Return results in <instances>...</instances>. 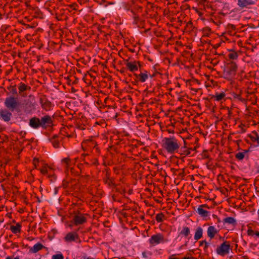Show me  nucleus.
Returning a JSON list of instances; mask_svg holds the SVG:
<instances>
[{"instance_id":"nucleus-59","label":"nucleus","mask_w":259,"mask_h":259,"mask_svg":"<svg viewBox=\"0 0 259 259\" xmlns=\"http://www.w3.org/2000/svg\"><path fill=\"white\" fill-rule=\"evenodd\" d=\"M33 162H34V164H35V163L36 162H38V161L37 159H36L35 158H34V160H33Z\"/></svg>"},{"instance_id":"nucleus-39","label":"nucleus","mask_w":259,"mask_h":259,"mask_svg":"<svg viewBox=\"0 0 259 259\" xmlns=\"http://www.w3.org/2000/svg\"><path fill=\"white\" fill-rule=\"evenodd\" d=\"M69 182L68 181H65V180H63V182H62V186L63 187V188L66 189V188H69Z\"/></svg>"},{"instance_id":"nucleus-5","label":"nucleus","mask_w":259,"mask_h":259,"mask_svg":"<svg viewBox=\"0 0 259 259\" xmlns=\"http://www.w3.org/2000/svg\"><path fill=\"white\" fill-rule=\"evenodd\" d=\"M237 70V65L234 62L231 61L228 63L224 71L225 78L229 79L233 76H234Z\"/></svg>"},{"instance_id":"nucleus-9","label":"nucleus","mask_w":259,"mask_h":259,"mask_svg":"<svg viewBox=\"0 0 259 259\" xmlns=\"http://www.w3.org/2000/svg\"><path fill=\"white\" fill-rule=\"evenodd\" d=\"M40 122L41 127L44 130H46L47 128L51 127L53 124V119L49 115H46L41 117L40 119Z\"/></svg>"},{"instance_id":"nucleus-13","label":"nucleus","mask_w":259,"mask_h":259,"mask_svg":"<svg viewBox=\"0 0 259 259\" xmlns=\"http://www.w3.org/2000/svg\"><path fill=\"white\" fill-rule=\"evenodd\" d=\"M137 63H139L136 61L130 62L128 60H126L125 61L126 67L131 72H135L138 70Z\"/></svg>"},{"instance_id":"nucleus-44","label":"nucleus","mask_w":259,"mask_h":259,"mask_svg":"<svg viewBox=\"0 0 259 259\" xmlns=\"http://www.w3.org/2000/svg\"><path fill=\"white\" fill-rule=\"evenodd\" d=\"M135 10L133 9H132L130 11V12L133 14V18H135V17H138L139 15L137 14V13L136 11H134Z\"/></svg>"},{"instance_id":"nucleus-4","label":"nucleus","mask_w":259,"mask_h":259,"mask_svg":"<svg viewBox=\"0 0 259 259\" xmlns=\"http://www.w3.org/2000/svg\"><path fill=\"white\" fill-rule=\"evenodd\" d=\"M81 147L84 151L99 152L97 143L92 139L84 140L81 143Z\"/></svg>"},{"instance_id":"nucleus-42","label":"nucleus","mask_w":259,"mask_h":259,"mask_svg":"<svg viewBox=\"0 0 259 259\" xmlns=\"http://www.w3.org/2000/svg\"><path fill=\"white\" fill-rule=\"evenodd\" d=\"M48 168L46 166H44L42 168L40 169V172L43 175H46L48 174Z\"/></svg>"},{"instance_id":"nucleus-35","label":"nucleus","mask_w":259,"mask_h":259,"mask_svg":"<svg viewBox=\"0 0 259 259\" xmlns=\"http://www.w3.org/2000/svg\"><path fill=\"white\" fill-rule=\"evenodd\" d=\"M211 32V30L209 27H205L203 29V33L206 36H209Z\"/></svg>"},{"instance_id":"nucleus-49","label":"nucleus","mask_w":259,"mask_h":259,"mask_svg":"<svg viewBox=\"0 0 259 259\" xmlns=\"http://www.w3.org/2000/svg\"><path fill=\"white\" fill-rule=\"evenodd\" d=\"M179 175H180V176H185V171H184V169H183V170H182V172H180V173L179 174Z\"/></svg>"},{"instance_id":"nucleus-7","label":"nucleus","mask_w":259,"mask_h":259,"mask_svg":"<svg viewBox=\"0 0 259 259\" xmlns=\"http://www.w3.org/2000/svg\"><path fill=\"white\" fill-rule=\"evenodd\" d=\"M167 239L164 238L161 233H157L151 236L149 239V243L151 246H154L161 243L167 242Z\"/></svg>"},{"instance_id":"nucleus-53","label":"nucleus","mask_w":259,"mask_h":259,"mask_svg":"<svg viewBox=\"0 0 259 259\" xmlns=\"http://www.w3.org/2000/svg\"><path fill=\"white\" fill-rule=\"evenodd\" d=\"M204 152H205V153L204 154V156L205 157V158H208V155L207 153V151H204Z\"/></svg>"},{"instance_id":"nucleus-16","label":"nucleus","mask_w":259,"mask_h":259,"mask_svg":"<svg viewBox=\"0 0 259 259\" xmlns=\"http://www.w3.org/2000/svg\"><path fill=\"white\" fill-rule=\"evenodd\" d=\"M29 125L32 128L36 129L40 126V119L39 118L33 117L29 120Z\"/></svg>"},{"instance_id":"nucleus-25","label":"nucleus","mask_w":259,"mask_h":259,"mask_svg":"<svg viewBox=\"0 0 259 259\" xmlns=\"http://www.w3.org/2000/svg\"><path fill=\"white\" fill-rule=\"evenodd\" d=\"M21 229V225L19 223H17L16 225L11 226L10 230L14 234L20 233Z\"/></svg>"},{"instance_id":"nucleus-54","label":"nucleus","mask_w":259,"mask_h":259,"mask_svg":"<svg viewBox=\"0 0 259 259\" xmlns=\"http://www.w3.org/2000/svg\"><path fill=\"white\" fill-rule=\"evenodd\" d=\"M176 255V254H172L171 256H170L168 258V259H179L178 258H172V256Z\"/></svg>"},{"instance_id":"nucleus-14","label":"nucleus","mask_w":259,"mask_h":259,"mask_svg":"<svg viewBox=\"0 0 259 259\" xmlns=\"http://www.w3.org/2000/svg\"><path fill=\"white\" fill-rule=\"evenodd\" d=\"M204 208H209V206L207 204H201L197 208V212L202 217H206L208 216L209 212L205 209Z\"/></svg>"},{"instance_id":"nucleus-46","label":"nucleus","mask_w":259,"mask_h":259,"mask_svg":"<svg viewBox=\"0 0 259 259\" xmlns=\"http://www.w3.org/2000/svg\"><path fill=\"white\" fill-rule=\"evenodd\" d=\"M228 27L229 28H231L232 29H233V30H235V25H234L233 24H229L228 25Z\"/></svg>"},{"instance_id":"nucleus-6","label":"nucleus","mask_w":259,"mask_h":259,"mask_svg":"<svg viewBox=\"0 0 259 259\" xmlns=\"http://www.w3.org/2000/svg\"><path fill=\"white\" fill-rule=\"evenodd\" d=\"M230 243L229 241H225L216 249L218 254L224 256L229 253L230 250H231Z\"/></svg>"},{"instance_id":"nucleus-50","label":"nucleus","mask_w":259,"mask_h":259,"mask_svg":"<svg viewBox=\"0 0 259 259\" xmlns=\"http://www.w3.org/2000/svg\"><path fill=\"white\" fill-rule=\"evenodd\" d=\"M82 259H95L94 258L91 257H87L86 256H82Z\"/></svg>"},{"instance_id":"nucleus-48","label":"nucleus","mask_w":259,"mask_h":259,"mask_svg":"<svg viewBox=\"0 0 259 259\" xmlns=\"http://www.w3.org/2000/svg\"><path fill=\"white\" fill-rule=\"evenodd\" d=\"M244 125H240L239 127H241V133H244L246 132V130L243 127Z\"/></svg>"},{"instance_id":"nucleus-38","label":"nucleus","mask_w":259,"mask_h":259,"mask_svg":"<svg viewBox=\"0 0 259 259\" xmlns=\"http://www.w3.org/2000/svg\"><path fill=\"white\" fill-rule=\"evenodd\" d=\"M52 259H64L62 254H56L52 256Z\"/></svg>"},{"instance_id":"nucleus-20","label":"nucleus","mask_w":259,"mask_h":259,"mask_svg":"<svg viewBox=\"0 0 259 259\" xmlns=\"http://www.w3.org/2000/svg\"><path fill=\"white\" fill-rule=\"evenodd\" d=\"M49 140L54 148H58L60 147V142L58 136L55 135L51 138Z\"/></svg>"},{"instance_id":"nucleus-60","label":"nucleus","mask_w":259,"mask_h":259,"mask_svg":"<svg viewBox=\"0 0 259 259\" xmlns=\"http://www.w3.org/2000/svg\"><path fill=\"white\" fill-rule=\"evenodd\" d=\"M58 188H55V194H57V192H58Z\"/></svg>"},{"instance_id":"nucleus-24","label":"nucleus","mask_w":259,"mask_h":259,"mask_svg":"<svg viewBox=\"0 0 259 259\" xmlns=\"http://www.w3.org/2000/svg\"><path fill=\"white\" fill-rule=\"evenodd\" d=\"M223 223L231 224L235 226L237 224L236 220L233 217H227L223 220Z\"/></svg>"},{"instance_id":"nucleus-30","label":"nucleus","mask_w":259,"mask_h":259,"mask_svg":"<svg viewBox=\"0 0 259 259\" xmlns=\"http://www.w3.org/2000/svg\"><path fill=\"white\" fill-rule=\"evenodd\" d=\"M225 96V94L224 92L221 93H216L215 95L212 97V98L214 99L215 101H220L222 100Z\"/></svg>"},{"instance_id":"nucleus-64","label":"nucleus","mask_w":259,"mask_h":259,"mask_svg":"<svg viewBox=\"0 0 259 259\" xmlns=\"http://www.w3.org/2000/svg\"><path fill=\"white\" fill-rule=\"evenodd\" d=\"M6 259H12V257L10 256H8L6 257Z\"/></svg>"},{"instance_id":"nucleus-28","label":"nucleus","mask_w":259,"mask_h":259,"mask_svg":"<svg viewBox=\"0 0 259 259\" xmlns=\"http://www.w3.org/2000/svg\"><path fill=\"white\" fill-rule=\"evenodd\" d=\"M7 89L10 91L11 94L13 95H18V93L17 90V86L16 84L15 85H11L7 87Z\"/></svg>"},{"instance_id":"nucleus-19","label":"nucleus","mask_w":259,"mask_h":259,"mask_svg":"<svg viewBox=\"0 0 259 259\" xmlns=\"http://www.w3.org/2000/svg\"><path fill=\"white\" fill-rule=\"evenodd\" d=\"M218 233V230L215 228V227L213 226H209L207 231V236L208 237L210 238V239H213L215 234Z\"/></svg>"},{"instance_id":"nucleus-43","label":"nucleus","mask_w":259,"mask_h":259,"mask_svg":"<svg viewBox=\"0 0 259 259\" xmlns=\"http://www.w3.org/2000/svg\"><path fill=\"white\" fill-rule=\"evenodd\" d=\"M106 183H108L110 186L114 185L113 180L109 178H108L107 180H106Z\"/></svg>"},{"instance_id":"nucleus-56","label":"nucleus","mask_w":259,"mask_h":259,"mask_svg":"<svg viewBox=\"0 0 259 259\" xmlns=\"http://www.w3.org/2000/svg\"><path fill=\"white\" fill-rule=\"evenodd\" d=\"M198 1H199V3H202V4H204L206 1V0H198Z\"/></svg>"},{"instance_id":"nucleus-33","label":"nucleus","mask_w":259,"mask_h":259,"mask_svg":"<svg viewBox=\"0 0 259 259\" xmlns=\"http://www.w3.org/2000/svg\"><path fill=\"white\" fill-rule=\"evenodd\" d=\"M164 218L165 215L162 212L157 214L155 217V220L158 223L162 222Z\"/></svg>"},{"instance_id":"nucleus-8","label":"nucleus","mask_w":259,"mask_h":259,"mask_svg":"<svg viewBox=\"0 0 259 259\" xmlns=\"http://www.w3.org/2000/svg\"><path fill=\"white\" fill-rule=\"evenodd\" d=\"M12 112L7 109H0V119L5 122L9 123L13 117Z\"/></svg>"},{"instance_id":"nucleus-26","label":"nucleus","mask_w":259,"mask_h":259,"mask_svg":"<svg viewBox=\"0 0 259 259\" xmlns=\"http://www.w3.org/2000/svg\"><path fill=\"white\" fill-rule=\"evenodd\" d=\"M180 235H183L186 238L188 237V236L190 235V230L188 227H183L182 230L180 232Z\"/></svg>"},{"instance_id":"nucleus-36","label":"nucleus","mask_w":259,"mask_h":259,"mask_svg":"<svg viewBox=\"0 0 259 259\" xmlns=\"http://www.w3.org/2000/svg\"><path fill=\"white\" fill-rule=\"evenodd\" d=\"M132 9L135 10L134 11H136L137 13H138L142 12L143 7L141 6L135 5Z\"/></svg>"},{"instance_id":"nucleus-12","label":"nucleus","mask_w":259,"mask_h":259,"mask_svg":"<svg viewBox=\"0 0 259 259\" xmlns=\"http://www.w3.org/2000/svg\"><path fill=\"white\" fill-rule=\"evenodd\" d=\"M64 239L67 242L75 241L79 239V236L76 232H70L66 235Z\"/></svg>"},{"instance_id":"nucleus-57","label":"nucleus","mask_w":259,"mask_h":259,"mask_svg":"<svg viewBox=\"0 0 259 259\" xmlns=\"http://www.w3.org/2000/svg\"><path fill=\"white\" fill-rule=\"evenodd\" d=\"M137 62H138L139 63H137V65L138 66V68H140L141 66V63L139 61H137Z\"/></svg>"},{"instance_id":"nucleus-1","label":"nucleus","mask_w":259,"mask_h":259,"mask_svg":"<svg viewBox=\"0 0 259 259\" xmlns=\"http://www.w3.org/2000/svg\"><path fill=\"white\" fill-rule=\"evenodd\" d=\"M162 146L167 153L172 154L178 152L180 144L178 140L172 136L169 138H164L162 140Z\"/></svg>"},{"instance_id":"nucleus-41","label":"nucleus","mask_w":259,"mask_h":259,"mask_svg":"<svg viewBox=\"0 0 259 259\" xmlns=\"http://www.w3.org/2000/svg\"><path fill=\"white\" fill-rule=\"evenodd\" d=\"M210 245V243L206 241V240H204V251L205 252L207 251L208 248L209 246Z\"/></svg>"},{"instance_id":"nucleus-34","label":"nucleus","mask_w":259,"mask_h":259,"mask_svg":"<svg viewBox=\"0 0 259 259\" xmlns=\"http://www.w3.org/2000/svg\"><path fill=\"white\" fill-rule=\"evenodd\" d=\"M238 54L236 52L232 51V53H230L228 54V58L232 60H236L238 58Z\"/></svg>"},{"instance_id":"nucleus-15","label":"nucleus","mask_w":259,"mask_h":259,"mask_svg":"<svg viewBox=\"0 0 259 259\" xmlns=\"http://www.w3.org/2000/svg\"><path fill=\"white\" fill-rule=\"evenodd\" d=\"M196 147H195L194 149L188 148L186 146H184L179 148L178 152L181 155L184 156H188L191 154V151L192 150H195Z\"/></svg>"},{"instance_id":"nucleus-11","label":"nucleus","mask_w":259,"mask_h":259,"mask_svg":"<svg viewBox=\"0 0 259 259\" xmlns=\"http://www.w3.org/2000/svg\"><path fill=\"white\" fill-rule=\"evenodd\" d=\"M40 103L42 108L46 111H49L52 107V103L45 96L40 98Z\"/></svg>"},{"instance_id":"nucleus-31","label":"nucleus","mask_w":259,"mask_h":259,"mask_svg":"<svg viewBox=\"0 0 259 259\" xmlns=\"http://www.w3.org/2000/svg\"><path fill=\"white\" fill-rule=\"evenodd\" d=\"M247 234L249 236H253L255 235L256 237H259V232L253 231L252 229H251L250 227H248V229L247 231Z\"/></svg>"},{"instance_id":"nucleus-21","label":"nucleus","mask_w":259,"mask_h":259,"mask_svg":"<svg viewBox=\"0 0 259 259\" xmlns=\"http://www.w3.org/2000/svg\"><path fill=\"white\" fill-rule=\"evenodd\" d=\"M203 229L201 227L197 228L194 235V239L198 240L202 237Z\"/></svg>"},{"instance_id":"nucleus-51","label":"nucleus","mask_w":259,"mask_h":259,"mask_svg":"<svg viewBox=\"0 0 259 259\" xmlns=\"http://www.w3.org/2000/svg\"><path fill=\"white\" fill-rule=\"evenodd\" d=\"M20 135L22 136V137H24L25 135H26V133L25 132H21Z\"/></svg>"},{"instance_id":"nucleus-23","label":"nucleus","mask_w":259,"mask_h":259,"mask_svg":"<svg viewBox=\"0 0 259 259\" xmlns=\"http://www.w3.org/2000/svg\"><path fill=\"white\" fill-rule=\"evenodd\" d=\"M148 78V74L147 71L145 72H141L138 75V81L141 82H144Z\"/></svg>"},{"instance_id":"nucleus-18","label":"nucleus","mask_w":259,"mask_h":259,"mask_svg":"<svg viewBox=\"0 0 259 259\" xmlns=\"http://www.w3.org/2000/svg\"><path fill=\"white\" fill-rule=\"evenodd\" d=\"M133 24L136 25L138 28H143L145 27V21L144 20L140 19L139 16L135 17L133 19Z\"/></svg>"},{"instance_id":"nucleus-37","label":"nucleus","mask_w":259,"mask_h":259,"mask_svg":"<svg viewBox=\"0 0 259 259\" xmlns=\"http://www.w3.org/2000/svg\"><path fill=\"white\" fill-rule=\"evenodd\" d=\"M88 155V154H82L81 155L80 159L82 161H83L84 164L89 165L90 164V163L88 161H87L85 159V157Z\"/></svg>"},{"instance_id":"nucleus-32","label":"nucleus","mask_w":259,"mask_h":259,"mask_svg":"<svg viewBox=\"0 0 259 259\" xmlns=\"http://www.w3.org/2000/svg\"><path fill=\"white\" fill-rule=\"evenodd\" d=\"M248 137L250 138V140L252 142H257V140H258V135L255 131H253L251 135H249Z\"/></svg>"},{"instance_id":"nucleus-62","label":"nucleus","mask_w":259,"mask_h":259,"mask_svg":"<svg viewBox=\"0 0 259 259\" xmlns=\"http://www.w3.org/2000/svg\"><path fill=\"white\" fill-rule=\"evenodd\" d=\"M168 132L169 133H172L174 134V131H170V130H168Z\"/></svg>"},{"instance_id":"nucleus-52","label":"nucleus","mask_w":259,"mask_h":259,"mask_svg":"<svg viewBox=\"0 0 259 259\" xmlns=\"http://www.w3.org/2000/svg\"><path fill=\"white\" fill-rule=\"evenodd\" d=\"M199 243H200V244H199L200 246L203 245V244H204V240L200 241Z\"/></svg>"},{"instance_id":"nucleus-29","label":"nucleus","mask_w":259,"mask_h":259,"mask_svg":"<svg viewBox=\"0 0 259 259\" xmlns=\"http://www.w3.org/2000/svg\"><path fill=\"white\" fill-rule=\"evenodd\" d=\"M248 152V150H244L242 152H238L235 154V158L238 160H242L245 157V154Z\"/></svg>"},{"instance_id":"nucleus-2","label":"nucleus","mask_w":259,"mask_h":259,"mask_svg":"<svg viewBox=\"0 0 259 259\" xmlns=\"http://www.w3.org/2000/svg\"><path fill=\"white\" fill-rule=\"evenodd\" d=\"M4 105L6 109L11 112L16 111L19 112L20 111V102L17 97H14L12 95L7 97L5 100Z\"/></svg>"},{"instance_id":"nucleus-47","label":"nucleus","mask_w":259,"mask_h":259,"mask_svg":"<svg viewBox=\"0 0 259 259\" xmlns=\"http://www.w3.org/2000/svg\"><path fill=\"white\" fill-rule=\"evenodd\" d=\"M92 164L94 165H97L99 164V163H98V161L97 159H95L94 160V161H93Z\"/></svg>"},{"instance_id":"nucleus-58","label":"nucleus","mask_w":259,"mask_h":259,"mask_svg":"<svg viewBox=\"0 0 259 259\" xmlns=\"http://www.w3.org/2000/svg\"><path fill=\"white\" fill-rule=\"evenodd\" d=\"M191 258H193V257H186V256H185V257H184L183 258V259H191Z\"/></svg>"},{"instance_id":"nucleus-22","label":"nucleus","mask_w":259,"mask_h":259,"mask_svg":"<svg viewBox=\"0 0 259 259\" xmlns=\"http://www.w3.org/2000/svg\"><path fill=\"white\" fill-rule=\"evenodd\" d=\"M45 246L40 243H37L35 244L33 247H32L30 250L33 253H36L38 251L44 248Z\"/></svg>"},{"instance_id":"nucleus-10","label":"nucleus","mask_w":259,"mask_h":259,"mask_svg":"<svg viewBox=\"0 0 259 259\" xmlns=\"http://www.w3.org/2000/svg\"><path fill=\"white\" fill-rule=\"evenodd\" d=\"M19 95L23 98H26L27 96V91H30L31 87L26 84L25 83L20 82L18 84Z\"/></svg>"},{"instance_id":"nucleus-55","label":"nucleus","mask_w":259,"mask_h":259,"mask_svg":"<svg viewBox=\"0 0 259 259\" xmlns=\"http://www.w3.org/2000/svg\"><path fill=\"white\" fill-rule=\"evenodd\" d=\"M157 73H158V72L153 73L152 75H150V77L151 78H153L155 76L156 74H157Z\"/></svg>"},{"instance_id":"nucleus-45","label":"nucleus","mask_w":259,"mask_h":259,"mask_svg":"<svg viewBox=\"0 0 259 259\" xmlns=\"http://www.w3.org/2000/svg\"><path fill=\"white\" fill-rule=\"evenodd\" d=\"M132 9V8H131V6L130 5H126L124 7V9L126 10L127 11H130Z\"/></svg>"},{"instance_id":"nucleus-17","label":"nucleus","mask_w":259,"mask_h":259,"mask_svg":"<svg viewBox=\"0 0 259 259\" xmlns=\"http://www.w3.org/2000/svg\"><path fill=\"white\" fill-rule=\"evenodd\" d=\"M255 4L253 0H238L237 5L241 8L247 7L248 6L253 5Z\"/></svg>"},{"instance_id":"nucleus-61","label":"nucleus","mask_w":259,"mask_h":259,"mask_svg":"<svg viewBox=\"0 0 259 259\" xmlns=\"http://www.w3.org/2000/svg\"><path fill=\"white\" fill-rule=\"evenodd\" d=\"M138 75L137 73H134V75L138 79Z\"/></svg>"},{"instance_id":"nucleus-27","label":"nucleus","mask_w":259,"mask_h":259,"mask_svg":"<svg viewBox=\"0 0 259 259\" xmlns=\"http://www.w3.org/2000/svg\"><path fill=\"white\" fill-rule=\"evenodd\" d=\"M61 162L65 164V167L67 170H68L69 168L72 169V168L70 167L71 165V160L69 158H64L62 159Z\"/></svg>"},{"instance_id":"nucleus-3","label":"nucleus","mask_w":259,"mask_h":259,"mask_svg":"<svg viewBox=\"0 0 259 259\" xmlns=\"http://www.w3.org/2000/svg\"><path fill=\"white\" fill-rule=\"evenodd\" d=\"M72 219L71 222L75 226L82 225L87 223V217L89 216L88 213L82 212L80 210H74L72 214Z\"/></svg>"},{"instance_id":"nucleus-63","label":"nucleus","mask_w":259,"mask_h":259,"mask_svg":"<svg viewBox=\"0 0 259 259\" xmlns=\"http://www.w3.org/2000/svg\"><path fill=\"white\" fill-rule=\"evenodd\" d=\"M212 217L213 218H216V219L218 218V216L215 214H213Z\"/></svg>"},{"instance_id":"nucleus-40","label":"nucleus","mask_w":259,"mask_h":259,"mask_svg":"<svg viewBox=\"0 0 259 259\" xmlns=\"http://www.w3.org/2000/svg\"><path fill=\"white\" fill-rule=\"evenodd\" d=\"M233 96L234 99H237L238 100L241 101H242L243 100L242 98L241 97V96L240 94H234L233 95Z\"/></svg>"}]
</instances>
